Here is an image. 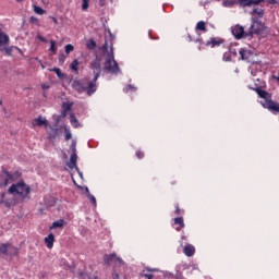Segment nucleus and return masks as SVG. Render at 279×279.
<instances>
[{"label": "nucleus", "instance_id": "f257e3e1", "mask_svg": "<svg viewBox=\"0 0 279 279\" xmlns=\"http://www.w3.org/2000/svg\"><path fill=\"white\" fill-rule=\"evenodd\" d=\"M8 194L13 197L5 198V193H2V204H4L7 208H12L13 206H16V204H25V202L32 199V187L25 183L24 180H20L9 187Z\"/></svg>", "mask_w": 279, "mask_h": 279}, {"label": "nucleus", "instance_id": "f03ea898", "mask_svg": "<svg viewBox=\"0 0 279 279\" xmlns=\"http://www.w3.org/2000/svg\"><path fill=\"white\" fill-rule=\"evenodd\" d=\"M101 51L106 53V60L102 68L104 71H107V73H110V75H121V68L119 66L117 60H114V49L112 46L108 52V41H105V44L101 46Z\"/></svg>", "mask_w": 279, "mask_h": 279}, {"label": "nucleus", "instance_id": "7ed1b4c3", "mask_svg": "<svg viewBox=\"0 0 279 279\" xmlns=\"http://www.w3.org/2000/svg\"><path fill=\"white\" fill-rule=\"evenodd\" d=\"M255 93L260 97V106L266 110H269L272 114H278L279 112V102H276L271 99V94L267 90L262 89L260 87L255 88Z\"/></svg>", "mask_w": 279, "mask_h": 279}, {"label": "nucleus", "instance_id": "20e7f679", "mask_svg": "<svg viewBox=\"0 0 279 279\" xmlns=\"http://www.w3.org/2000/svg\"><path fill=\"white\" fill-rule=\"evenodd\" d=\"M72 88L77 93H86L88 97L97 93V84L93 83L90 75H87L83 81H73Z\"/></svg>", "mask_w": 279, "mask_h": 279}, {"label": "nucleus", "instance_id": "39448f33", "mask_svg": "<svg viewBox=\"0 0 279 279\" xmlns=\"http://www.w3.org/2000/svg\"><path fill=\"white\" fill-rule=\"evenodd\" d=\"M265 29H267V27H265V23H263V21L258 20V17L252 16L251 26L247 31L246 36H250V38H253L254 34H256L257 36H260V34H263V32H265Z\"/></svg>", "mask_w": 279, "mask_h": 279}, {"label": "nucleus", "instance_id": "423d86ee", "mask_svg": "<svg viewBox=\"0 0 279 279\" xmlns=\"http://www.w3.org/2000/svg\"><path fill=\"white\" fill-rule=\"evenodd\" d=\"M89 69L94 73L92 81L93 83L97 84L99 75H101V59L99 58V56H96L95 59L89 63Z\"/></svg>", "mask_w": 279, "mask_h": 279}, {"label": "nucleus", "instance_id": "0eeeda50", "mask_svg": "<svg viewBox=\"0 0 279 279\" xmlns=\"http://www.w3.org/2000/svg\"><path fill=\"white\" fill-rule=\"evenodd\" d=\"M104 263L106 265H114V269H117V267H123V265H125V262H123V259L121 257H118L114 253L110 255H104Z\"/></svg>", "mask_w": 279, "mask_h": 279}, {"label": "nucleus", "instance_id": "6e6552de", "mask_svg": "<svg viewBox=\"0 0 279 279\" xmlns=\"http://www.w3.org/2000/svg\"><path fill=\"white\" fill-rule=\"evenodd\" d=\"M0 254H3V256H19V247L10 243H2L0 244Z\"/></svg>", "mask_w": 279, "mask_h": 279}, {"label": "nucleus", "instance_id": "1a4fd4ad", "mask_svg": "<svg viewBox=\"0 0 279 279\" xmlns=\"http://www.w3.org/2000/svg\"><path fill=\"white\" fill-rule=\"evenodd\" d=\"M231 34L236 40H241V38H250V35H247L245 28L239 24L231 27Z\"/></svg>", "mask_w": 279, "mask_h": 279}, {"label": "nucleus", "instance_id": "9d476101", "mask_svg": "<svg viewBox=\"0 0 279 279\" xmlns=\"http://www.w3.org/2000/svg\"><path fill=\"white\" fill-rule=\"evenodd\" d=\"M12 182V174L8 170L3 169L0 173V187L8 186Z\"/></svg>", "mask_w": 279, "mask_h": 279}, {"label": "nucleus", "instance_id": "9b49d317", "mask_svg": "<svg viewBox=\"0 0 279 279\" xmlns=\"http://www.w3.org/2000/svg\"><path fill=\"white\" fill-rule=\"evenodd\" d=\"M241 60H244L246 62H250L252 64H256V62L252 61V57L254 56V52L250 49L241 48L239 50Z\"/></svg>", "mask_w": 279, "mask_h": 279}, {"label": "nucleus", "instance_id": "f8f14e48", "mask_svg": "<svg viewBox=\"0 0 279 279\" xmlns=\"http://www.w3.org/2000/svg\"><path fill=\"white\" fill-rule=\"evenodd\" d=\"M265 0H238L241 8H252V5H260Z\"/></svg>", "mask_w": 279, "mask_h": 279}, {"label": "nucleus", "instance_id": "ddd939ff", "mask_svg": "<svg viewBox=\"0 0 279 279\" xmlns=\"http://www.w3.org/2000/svg\"><path fill=\"white\" fill-rule=\"evenodd\" d=\"M69 169H75V171H80L77 167V153H72L70 157V161L66 163Z\"/></svg>", "mask_w": 279, "mask_h": 279}, {"label": "nucleus", "instance_id": "4468645a", "mask_svg": "<svg viewBox=\"0 0 279 279\" xmlns=\"http://www.w3.org/2000/svg\"><path fill=\"white\" fill-rule=\"evenodd\" d=\"M33 125H37L38 128H43V125H45V128H49V122L47 121V119L39 116L38 118L33 120Z\"/></svg>", "mask_w": 279, "mask_h": 279}, {"label": "nucleus", "instance_id": "2eb2a0df", "mask_svg": "<svg viewBox=\"0 0 279 279\" xmlns=\"http://www.w3.org/2000/svg\"><path fill=\"white\" fill-rule=\"evenodd\" d=\"M53 241H56V235L53 233L48 234V236L45 238V244L48 250H51L53 247Z\"/></svg>", "mask_w": 279, "mask_h": 279}, {"label": "nucleus", "instance_id": "dca6fc26", "mask_svg": "<svg viewBox=\"0 0 279 279\" xmlns=\"http://www.w3.org/2000/svg\"><path fill=\"white\" fill-rule=\"evenodd\" d=\"M183 253L187 257L194 256L195 255V246H193L192 244L185 245L183 248Z\"/></svg>", "mask_w": 279, "mask_h": 279}, {"label": "nucleus", "instance_id": "f3484780", "mask_svg": "<svg viewBox=\"0 0 279 279\" xmlns=\"http://www.w3.org/2000/svg\"><path fill=\"white\" fill-rule=\"evenodd\" d=\"M220 45H223V39L210 38L206 43L207 47H219Z\"/></svg>", "mask_w": 279, "mask_h": 279}, {"label": "nucleus", "instance_id": "a211bd4d", "mask_svg": "<svg viewBox=\"0 0 279 279\" xmlns=\"http://www.w3.org/2000/svg\"><path fill=\"white\" fill-rule=\"evenodd\" d=\"M47 133H48L49 138L51 141H53V138H56V136H58V129L53 128L51 125H48Z\"/></svg>", "mask_w": 279, "mask_h": 279}, {"label": "nucleus", "instance_id": "6ab92c4d", "mask_svg": "<svg viewBox=\"0 0 279 279\" xmlns=\"http://www.w3.org/2000/svg\"><path fill=\"white\" fill-rule=\"evenodd\" d=\"M10 43V36L8 34L3 33L0 28V47L3 45H8Z\"/></svg>", "mask_w": 279, "mask_h": 279}, {"label": "nucleus", "instance_id": "aec40b11", "mask_svg": "<svg viewBox=\"0 0 279 279\" xmlns=\"http://www.w3.org/2000/svg\"><path fill=\"white\" fill-rule=\"evenodd\" d=\"M252 16H256V19L260 20L265 16V10L263 9H253L251 12Z\"/></svg>", "mask_w": 279, "mask_h": 279}, {"label": "nucleus", "instance_id": "412c9836", "mask_svg": "<svg viewBox=\"0 0 279 279\" xmlns=\"http://www.w3.org/2000/svg\"><path fill=\"white\" fill-rule=\"evenodd\" d=\"M58 228H64V219H59L52 222L50 230H56Z\"/></svg>", "mask_w": 279, "mask_h": 279}, {"label": "nucleus", "instance_id": "4be33fe9", "mask_svg": "<svg viewBox=\"0 0 279 279\" xmlns=\"http://www.w3.org/2000/svg\"><path fill=\"white\" fill-rule=\"evenodd\" d=\"M174 226H179L175 228V230L178 231L182 230V228H184V218L182 217L174 218Z\"/></svg>", "mask_w": 279, "mask_h": 279}, {"label": "nucleus", "instance_id": "5701e85b", "mask_svg": "<svg viewBox=\"0 0 279 279\" xmlns=\"http://www.w3.org/2000/svg\"><path fill=\"white\" fill-rule=\"evenodd\" d=\"M70 123L72 128H80V121L75 118V113H70Z\"/></svg>", "mask_w": 279, "mask_h": 279}, {"label": "nucleus", "instance_id": "b1692460", "mask_svg": "<svg viewBox=\"0 0 279 279\" xmlns=\"http://www.w3.org/2000/svg\"><path fill=\"white\" fill-rule=\"evenodd\" d=\"M86 47L87 49L93 51L94 49H97V43L95 41V39H89L86 41Z\"/></svg>", "mask_w": 279, "mask_h": 279}, {"label": "nucleus", "instance_id": "393cba45", "mask_svg": "<svg viewBox=\"0 0 279 279\" xmlns=\"http://www.w3.org/2000/svg\"><path fill=\"white\" fill-rule=\"evenodd\" d=\"M222 5H223V8H234V5H236V1L235 0H223Z\"/></svg>", "mask_w": 279, "mask_h": 279}, {"label": "nucleus", "instance_id": "a878e982", "mask_svg": "<svg viewBox=\"0 0 279 279\" xmlns=\"http://www.w3.org/2000/svg\"><path fill=\"white\" fill-rule=\"evenodd\" d=\"M136 90H138V88L132 84H129L123 88V93H136Z\"/></svg>", "mask_w": 279, "mask_h": 279}, {"label": "nucleus", "instance_id": "bb28decb", "mask_svg": "<svg viewBox=\"0 0 279 279\" xmlns=\"http://www.w3.org/2000/svg\"><path fill=\"white\" fill-rule=\"evenodd\" d=\"M70 69L71 71H80V61H77V59H74L70 64Z\"/></svg>", "mask_w": 279, "mask_h": 279}, {"label": "nucleus", "instance_id": "cd10ccee", "mask_svg": "<svg viewBox=\"0 0 279 279\" xmlns=\"http://www.w3.org/2000/svg\"><path fill=\"white\" fill-rule=\"evenodd\" d=\"M196 29H198V32H206V22L199 21L196 24Z\"/></svg>", "mask_w": 279, "mask_h": 279}, {"label": "nucleus", "instance_id": "c85d7f7f", "mask_svg": "<svg viewBox=\"0 0 279 279\" xmlns=\"http://www.w3.org/2000/svg\"><path fill=\"white\" fill-rule=\"evenodd\" d=\"M73 182H74L75 186H77V189H81V191L85 192L86 197L88 195H90V190H88V186L77 185V182H75L74 179H73Z\"/></svg>", "mask_w": 279, "mask_h": 279}, {"label": "nucleus", "instance_id": "c756f323", "mask_svg": "<svg viewBox=\"0 0 279 279\" xmlns=\"http://www.w3.org/2000/svg\"><path fill=\"white\" fill-rule=\"evenodd\" d=\"M34 12H35V14H39V15L47 14V11H45V9H43L38 5H34Z\"/></svg>", "mask_w": 279, "mask_h": 279}, {"label": "nucleus", "instance_id": "7c9ffc66", "mask_svg": "<svg viewBox=\"0 0 279 279\" xmlns=\"http://www.w3.org/2000/svg\"><path fill=\"white\" fill-rule=\"evenodd\" d=\"M72 154H77V141L73 140L70 146Z\"/></svg>", "mask_w": 279, "mask_h": 279}, {"label": "nucleus", "instance_id": "2f4dec72", "mask_svg": "<svg viewBox=\"0 0 279 279\" xmlns=\"http://www.w3.org/2000/svg\"><path fill=\"white\" fill-rule=\"evenodd\" d=\"M87 199H89L94 208H97V198L93 194H88Z\"/></svg>", "mask_w": 279, "mask_h": 279}, {"label": "nucleus", "instance_id": "473e14b6", "mask_svg": "<svg viewBox=\"0 0 279 279\" xmlns=\"http://www.w3.org/2000/svg\"><path fill=\"white\" fill-rule=\"evenodd\" d=\"M72 106H73V104H71V102H63L62 104V110L65 111V112H70Z\"/></svg>", "mask_w": 279, "mask_h": 279}, {"label": "nucleus", "instance_id": "72a5a7b5", "mask_svg": "<svg viewBox=\"0 0 279 279\" xmlns=\"http://www.w3.org/2000/svg\"><path fill=\"white\" fill-rule=\"evenodd\" d=\"M90 3V0H82V10L86 12L88 10V5Z\"/></svg>", "mask_w": 279, "mask_h": 279}, {"label": "nucleus", "instance_id": "f704fd0d", "mask_svg": "<svg viewBox=\"0 0 279 279\" xmlns=\"http://www.w3.org/2000/svg\"><path fill=\"white\" fill-rule=\"evenodd\" d=\"M78 279H97V276H95L94 278H90V276H88L85 272H80L78 274Z\"/></svg>", "mask_w": 279, "mask_h": 279}, {"label": "nucleus", "instance_id": "c9c22d12", "mask_svg": "<svg viewBox=\"0 0 279 279\" xmlns=\"http://www.w3.org/2000/svg\"><path fill=\"white\" fill-rule=\"evenodd\" d=\"M58 47L56 46V41L54 40H50V48L49 51H52V53H56Z\"/></svg>", "mask_w": 279, "mask_h": 279}, {"label": "nucleus", "instance_id": "e433bc0d", "mask_svg": "<svg viewBox=\"0 0 279 279\" xmlns=\"http://www.w3.org/2000/svg\"><path fill=\"white\" fill-rule=\"evenodd\" d=\"M223 62H231L232 58L230 57V52H225L222 56Z\"/></svg>", "mask_w": 279, "mask_h": 279}, {"label": "nucleus", "instance_id": "4c0bfd02", "mask_svg": "<svg viewBox=\"0 0 279 279\" xmlns=\"http://www.w3.org/2000/svg\"><path fill=\"white\" fill-rule=\"evenodd\" d=\"M75 49V47H73V45L68 44L65 45V53L69 56V53H71V51H73Z\"/></svg>", "mask_w": 279, "mask_h": 279}, {"label": "nucleus", "instance_id": "58836bf2", "mask_svg": "<svg viewBox=\"0 0 279 279\" xmlns=\"http://www.w3.org/2000/svg\"><path fill=\"white\" fill-rule=\"evenodd\" d=\"M21 178V172L15 171L13 174H11V182H14V180H19Z\"/></svg>", "mask_w": 279, "mask_h": 279}, {"label": "nucleus", "instance_id": "ea45409f", "mask_svg": "<svg viewBox=\"0 0 279 279\" xmlns=\"http://www.w3.org/2000/svg\"><path fill=\"white\" fill-rule=\"evenodd\" d=\"M73 137V134H71V131L69 129H65V141H71Z\"/></svg>", "mask_w": 279, "mask_h": 279}, {"label": "nucleus", "instance_id": "a19ab883", "mask_svg": "<svg viewBox=\"0 0 279 279\" xmlns=\"http://www.w3.org/2000/svg\"><path fill=\"white\" fill-rule=\"evenodd\" d=\"M135 156H136V158H138L140 160L143 159V158H145V154H144L143 151H141V150H137V151L135 153Z\"/></svg>", "mask_w": 279, "mask_h": 279}, {"label": "nucleus", "instance_id": "79ce46f5", "mask_svg": "<svg viewBox=\"0 0 279 279\" xmlns=\"http://www.w3.org/2000/svg\"><path fill=\"white\" fill-rule=\"evenodd\" d=\"M142 278H147V279H153L154 275L151 274H145V270H143V272L141 274Z\"/></svg>", "mask_w": 279, "mask_h": 279}, {"label": "nucleus", "instance_id": "37998d69", "mask_svg": "<svg viewBox=\"0 0 279 279\" xmlns=\"http://www.w3.org/2000/svg\"><path fill=\"white\" fill-rule=\"evenodd\" d=\"M52 71L56 73L58 77H62V71L60 70V68H54Z\"/></svg>", "mask_w": 279, "mask_h": 279}, {"label": "nucleus", "instance_id": "c03bdc74", "mask_svg": "<svg viewBox=\"0 0 279 279\" xmlns=\"http://www.w3.org/2000/svg\"><path fill=\"white\" fill-rule=\"evenodd\" d=\"M4 51H5L7 56H12V48L5 47Z\"/></svg>", "mask_w": 279, "mask_h": 279}, {"label": "nucleus", "instance_id": "a18cd8bd", "mask_svg": "<svg viewBox=\"0 0 279 279\" xmlns=\"http://www.w3.org/2000/svg\"><path fill=\"white\" fill-rule=\"evenodd\" d=\"M66 114H69V111H64L62 109L61 114L58 117V119H62V118L66 117Z\"/></svg>", "mask_w": 279, "mask_h": 279}, {"label": "nucleus", "instance_id": "49530a36", "mask_svg": "<svg viewBox=\"0 0 279 279\" xmlns=\"http://www.w3.org/2000/svg\"><path fill=\"white\" fill-rule=\"evenodd\" d=\"M31 23H38V19L36 16H31L29 19Z\"/></svg>", "mask_w": 279, "mask_h": 279}, {"label": "nucleus", "instance_id": "de8ad7c7", "mask_svg": "<svg viewBox=\"0 0 279 279\" xmlns=\"http://www.w3.org/2000/svg\"><path fill=\"white\" fill-rule=\"evenodd\" d=\"M41 88L43 90H49V84H43Z\"/></svg>", "mask_w": 279, "mask_h": 279}, {"label": "nucleus", "instance_id": "09e8293b", "mask_svg": "<svg viewBox=\"0 0 279 279\" xmlns=\"http://www.w3.org/2000/svg\"><path fill=\"white\" fill-rule=\"evenodd\" d=\"M65 56L64 54H60V57H59V62H64V60H65Z\"/></svg>", "mask_w": 279, "mask_h": 279}, {"label": "nucleus", "instance_id": "8fccbe9b", "mask_svg": "<svg viewBox=\"0 0 279 279\" xmlns=\"http://www.w3.org/2000/svg\"><path fill=\"white\" fill-rule=\"evenodd\" d=\"M268 1V3H270V5H275V3H278V0H266Z\"/></svg>", "mask_w": 279, "mask_h": 279}, {"label": "nucleus", "instance_id": "3c124183", "mask_svg": "<svg viewBox=\"0 0 279 279\" xmlns=\"http://www.w3.org/2000/svg\"><path fill=\"white\" fill-rule=\"evenodd\" d=\"M104 5H106V0H99V7L104 8Z\"/></svg>", "mask_w": 279, "mask_h": 279}, {"label": "nucleus", "instance_id": "603ef678", "mask_svg": "<svg viewBox=\"0 0 279 279\" xmlns=\"http://www.w3.org/2000/svg\"><path fill=\"white\" fill-rule=\"evenodd\" d=\"M76 172H77L78 177L81 178V180H84V173H82V171H80V169Z\"/></svg>", "mask_w": 279, "mask_h": 279}, {"label": "nucleus", "instance_id": "864d4df0", "mask_svg": "<svg viewBox=\"0 0 279 279\" xmlns=\"http://www.w3.org/2000/svg\"><path fill=\"white\" fill-rule=\"evenodd\" d=\"M146 271H158V268H146Z\"/></svg>", "mask_w": 279, "mask_h": 279}, {"label": "nucleus", "instance_id": "5fc2aeb1", "mask_svg": "<svg viewBox=\"0 0 279 279\" xmlns=\"http://www.w3.org/2000/svg\"><path fill=\"white\" fill-rule=\"evenodd\" d=\"M174 213H175V215H180V213H181L180 207H177Z\"/></svg>", "mask_w": 279, "mask_h": 279}, {"label": "nucleus", "instance_id": "6e6d98bb", "mask_svg": "<svg viewBox=\"0 0 279 279\" xmlns=\"http://www.w3.org/2000/svg\"><path fill=\"white\" fill-rule=\"evenodd\" d=\"M38 38H39V40H41V43H45L46 41V39H45V37H43V36H38Z\"/></svg>", "mask_w": 279, "mask_h": 279}, {"label": "nucleus", "instance_id": "4d7b16f0", "mask_svg": "<svg viewBox=\"0 0 279 279\" xmlns=\"http://www.w3.org/2000/svg\"><path fill=\"white\" fill-rule=\"evenodd\" d=\"M53 23H56V25H58V20L56 17H52Z\"/></svg>", "mask_w": 279, "mask_h": 279}, {"label": "nucleus", "instance_id": "13d9d810", "mask_svg": "<svg viewBox=\"0 0 279 279\" xmlns=\"http://www.w3.org/2000/svg\"><path fill=\"white\" fill-rule=\"evenodd\" d=\"M272 77H274V80H277V82H279V74H278V76L274 75Z\"/></svg>", "mask_w": 279, "mask_h": 279}, {"label": "nucleus", "instance_id": "bf43d9fd", "mask_svg": "<svg viewBox=\"0 0 279 279\" xmlns=\"http://www.w3.org/2000/svg\"><path fill=\"white\" fill-rule=\"evenodd\" d=\"M231 53H233V56H236V51H231Z\"/></svg>", "mask_w": 279, "mask_h": 279}, {"label": "nucleus", "instance_id": "052dcab7", "mask_svg": "<svg viewBox=\"0 0 279 279\" xmlns=\"http://www.w3.org/2000/svg\"><path fill=\"white\" fill-rule=\"evenodd\" d=\"M186 267H187L186 264H184V265H183V269H186Z\"/></svg>", "mask_w": 279, "mask_h": 279}, {"label": "nucleus", "instance_id": "680f3d73", "mask_svg": "<svg viewBox=\"0 0 279 279\" xmlns=\"http://www.w3.org/2000/svg\"><path fill=\"white\" fill-rule=\"evenodd\" d=\"M193 269H197V266H196V265H194V266H193Z\"/></svg>", "mask_w": 279, "mask_h": 279}, {"label": "nucleus", "instance_id": "e2e57ef3", "mask_svg": "<svg viewBox=\"0 0 279 279\" xmlns=\"http://www.w3.org/2000/svg\"><path fill=\"white\" fill-rule=\"evenodd\" d=\"M189 39H190V41L193 40V39L191 38V35H189Z\"/></svg>", "mask_w": 279, "mask_h": 279}, {"label": "nucleus", "instance_id": "0e129e2a", "mask_svg": "<svg viewBox=\"0 0 279 279\" xmlns=\"http://www.w3.org/2000/svg\"><path fill=\"white\" fill-rule=\"evenodd\" d=\"M17 1V3H21V1H23V0H16Z\"/></svg>", "mask_w": 279, "mask_h": 279}]
</instances>
